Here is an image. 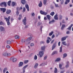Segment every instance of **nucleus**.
<instances>
[{
  "mask_svg": "<svg viewBox=\"0 0 73 73\" xmlns=\"http://www.w3.org/2000/svg\"><path fill=\"white\" fill-rule=\"evenodd\" d=\"M3 24V22L2 21H1L0 22V25H2Z\"/></svg>",
  "mask_w": 73,
  "mask_h": 73,
  "instance_id": "obj_59",
  "label": "nucleus"
},
{
  "mask_svg": "<svg viewBox=\"0 0 73 73\" xmlns=\"http://www.w3.org/2000/svg\"><path fill=\"white\" fill-rule=\"evenodd\" d=\"M48 14V12H45L44 11V13H43V15H46Z\"/></svg>",
  "mask_w": 73,
  "mask_h": 73,
  "instance_id": "obj_52",
  "label": "nucleus"
},
{
  "mask_svg": "<svg viewBox=\"0 0 73 73\" xmlns=\"http://www.w3.org/2000/svg\"><path fill=\"white\" fill-rule=\"evenodd\" d=\"M0 31L1 32H5V29L4 27L1 26L0 27Z\"/></svg>",
  "mask_w": 73,
  "mask_h": 73,
  "instance_id": "obj_5",
  "label": "nucleus"
},
{
  "mask_svg": "<svg viewBox=\"0 0 73 73\" xmlns=\"http://www.w3.org/2000/svg\"><path fill=\"white\" fill-rule=\"evenodd\" d=\"M11 42L10 40H7V43L8 44H10Z\"/></svg>",
  "mask_w": 73,
  "mask_h": 73,
  "instance_id": "obj_47",
  "label": "nucleus"
},
{
  "mask_svg": "<svg viewBox=\"0 0 73 73\" xmlns=\"http://www.w3.org/2000/svg\"><path fill=\"white\" fill-rule=\"evenodd\" d=\"M11 1H9L7 3V4L9 6L11 5Z\"/></svg>",
  "mask_w": 73,
  "mask_h": 73,
  "instance_id": "obj_35",
  "label": "nucleus"
},
{
  "mask_svg": "<svg viewBox=\"0 0 73 73\" xmlns=\"http://www.w3.org/2000/svg\"><path fill=\"white\" fill-rule=\"evenodd\" d=\"M66 34H70V31H67L66 32Z\"/></svg>",
  "mask_w": 73,
  "mask_h": 73,
  "instance_id": "obj_55",
  "label": "nucleus"
},
{
  "mask_svg": "<svg viewBox=\"0 0 73 73\" xmlns=\"http://www.w3.org/2000/svg\"><path fill=\"white\" fill-rule=\"evenodd\" d=\"M53 3H54V4L55 7H56L57 8L58 7V4L54 2H53Z\"/></svg>",
  "mask_w": 73,
  "mask_h": 73,
  "instance_id": "obj_22",
  "label": "nucleus"
},
{
  "mask_svg": "<svg viewBox=\"0 0 73 73\" xmlns=\"http://www.w3.org/2000/svg\"><path fill=\"white\" fill-rule=\"evenodd\" d=\"M66 68H68V67H69V65H68V64H67L66 66Z\"/></svg>",
  "mask_w": 73,
  "mask_h": 73,
  "instance_id": "obj_63",
  "label": "nucleus"
},
{
  "mask_svg": "<svg viewBox=\"0 0 73 73\" xmlns=\"http://www.w3.org/2000/svg\"><path fill=\"white\" fill-rule=\"evenodd\" d=\"M60 43H61V42H58V46H60Z\"/></svg>",
  "mask_w": 73,
  "mask_h": 73,
  "instance_id": "obj_60",
  "label": "nucleus"
},
{
  "mask_svg": "<svg viewBox=\"0 0 73 73\" xmlns=\"http://www.w3.org/2000/svg\"><path fill=\"white\" fill-rule=\"evenodd\" d=\"M16 5V2H12V6H15V5Z\"/></svg>",
  "mask_w": 73,
  "mask_h": 73,
  "instance_id": "obj_31",
  "label": "nucleus"
},
{
  "mask_svg": "<svg viewBox=\"0 0 73 73\" xmlns=\"http://www.w3.org/2000/svg\"><path fill=\"white\" fill-rule=\"evenodd\" d=\"M33 38V36H31L30 37H29V38H27L26 39V42L29 41H30V40H32Z\"/></svg>",
  "mask_w": 73,
  "mask_h": 73,
  "instance_id": "obj_11",
  "label": "nucleus"
},
{
  "mask_svg": "<svg viewBox=\"0 0 73 73\" xmlns=\"http://www.w3.org/2000/svg\"><path fill=\"white\" fill-rule=\"evenodd\" d=\"M61 4H63L64 3V0H60Z\"/></svg>",
  "mask_w": 73,
  "mask_h": 73,
  "instance_id": "obj_43",
  "label": "nucleus"
},
{
  "mask_svg": "<svg viewBox=\"0 0 73 73\" xmlns=\"http://www.w3.org/2000/svg\"><path fill=\"white\" fill-rule=\"evenodd\" d=\"M16 13L17 15V16H18V15H19V11H17L16 12Z\"/></svg>",
  "mask_w": 73,
  "mask_h": 73,
  "instance_id": "obj_54",
  "label": "nucleus"
},
{
  "mask_svg": "<svg viewBox=\"0 0 73 73\" xmlns=\"http://www.w3.org/2000/svg\"><path fill=\"white\" fill-rule=\"evenodd\" d=\"M40 44H44V42L43 41H42L40 42Z\"/></svg>",
  "mask_w": 73,
  "mask_h": 73,
  "instance_id": "obj_64",
  "label": "nucleus"
},
{
  "mask_svg": "<svg viewBox=\"0 0 73 73\" xmlns=\"http://www.w3.org/2000/svg\"><path fill=\"white\" fill-rule=\"evenodd\" d=\"M68 36H67L62 38L61 40V41H65V40H66V38H68Z\"/></svg>",
  "mask_w": 73,
  "mask_h": 73,
  "instance_id": "obj_8",
  "label": "nucleus"
},
{
  "mask_svg": "<svg viewBox=\"0 0 73 73\" xmlns=\"http://www.w3.org/2000/svg\"><path fill=\"white\" fill-rule=\"evenodd\" d=\"M54 20H52V21H50L49 22V24H52V23H54Z\"/></svg>",
  "mask_w": 73,
  "mask_h": 73,
  "instance_id": "obj_50",
  "label": "nucleus"
},
{
  "mask_svg": "<svg viewBox=\"0 0 73 73\" xmlns=\"http://www.w3.org/2000/svg\"><path fill=\"white\" fill-rule=\"evenodd\" d=\"M70 2V0H66L65 2V4H68V3H69Z\"/></svg>",
  "mask_w": 73,
  "mask_h": 73,
  "instance_id": "obj_23",
  "label": "nucleus"
},
{
  "mask_svg": "<svg viewBox=\"0 0 73 73\" xmlns=\"http://www.w3.org/2000/svg\"><path fill=\"white\" fill-rule=\"evenodd\" d=\"M25 12V7H23V12Z\"/></svg>",
  "mask_w": 73,
  "mask_h": 73,
  "instance_id": "obj_53",
  "label": "nucleus"
},
{
  "mask_svg": "<svg viewBox=\"0 0 73 73\" xmlns=\"http://www.w3.org/2000/svg\"><path fill=\"white\" fill-rule=\"evenodd\" d=\"M55 37L54 36V35H53L52 36V38H54V37Z\"/></svg>",
  "mask_w": 73,
  "mask_h": 73,
  "instance_id": "obj_62",
  "label": "nucleus"
},
{
  "mask_svg": "<svg viewBox=\"0 0 73 73\" xmlns=\"http://www.w3.org/2000/svg\"><path fill=\"white\" fill-rule=\"evenodd\" d=\"M25 40L24 39L21 40V42H25Z\"/></svg>",
  "mask_w": 73,
  "mask_h": 73,
  "instance_id": "obj_51",
  "label": "nucleus"
},
{
  "mask_svg": "<svg viewBox=\"0 0 73 73\" xmlns=\"http://www.w3.org/2000/svg\"><path fill=\"white\" fill-rule=\"evenodd\" d=\"M62 15H59V20H62Z\"/></svg>",
  "mask_w": 73,
  "mask_h": 73,
  "instance_id": "obj_44",
  "label": "nucleus"
},
{
  "mask_svg": "<svg viewBox=\"0 0 73 73\" xmlns=\"http://www.w3.org/2000/svg\"><path fill=\"white\" fill-rule=\"evenodd\" d=\"M60 60H61V59H60V58H57L56 60V61H60Z\"/></svg>",
  "mask_w": 73,
  "mask_h": 73,
  "instance_id": "obj_48",
  "label": "nucleus"
},
{
  "mask_svg": "<svg viewBox=\"0 0 73 73\" xmlns=\"http://www.w3.org/2000/svg\"><path fill=\"white\" fill-rule=\"evenodd\" d=\"M29 61L28 60H26L24 61V63L25 64H27L28 62Z\"/></svg>",
  "mask_w": 73,
  "mask_h": 73,
  "instance_id": "obj_40",
  "label": "nucleus"
},
{
  "mask_svg": "<svg viewBox=\"0 0 73 73\" xmlns=\"http://www.w3.org/2000/svg\"><path fill=\"white\" fill-rule=\"evenodd\" d=\"M42 5V2L40 1V3L38 4V6L39 7H41Z\"/></svg>",
  "mask_w": 73,
  "mask_h": 73,
  "instance_id": "obj_24",
  "label": "nucleus"
},
{
  "mask_svg": "<svg viewBox=\"0 0 73 73\" xmlns=\"http://www.w3.org/2000/svg\"><path fill=\"white\" fill-rule=\"evenodd\" d=\"M62 43L63 45H65V46H66V42L65 41H63L62 42Z\"/></svg>",
  "mask_w": 73,
  "mask_h": 73,
  "instance_id": "obj_30",
  "label": "nucleus"
},
{
  "mask_svg": "<svg viewBox=\"0 0 73 73\" xmlns=\"http://www.w3.org/2000/svg\"><path fill=\"white\" fill-rule=\"evenodd\" d=\"M25 7L27 9V11H29V6L28 5L26 4L25 5Z\"/></svg>",
  "mask_w": 73,
  "mask_h": 73,
  "instance_id": "obj_21",
  "label": "nucleus"
},
{
  "mask_svg": "<svg viewBox=\"0 0 73 73\" xmlns=\"http://www.w3.org/2000/svg\"><path fill=\"white\" fill-rule=\"evenodd\" d=\"M62 65L61 64H60L59 65V68H60V69H64V67L62 68Z\"/></svg>",
  "mask_w": 73,
  "mask_h": 73,
  "instance_id": "obj_15",
  "label": "nucleus"
},
{
  "mask_svg": "<svg viewBox=\"0 0 73 73\" xmlns=\"http://www.w3.org/2000/svg\"><path fill=\"white\" fill-rule=\"evenodd\" d=\"M15 39H19V36H16L15 37Z\"/></svg>",
  "mask_w": 73,
  "mask_h": 73,
  "instance_id": "obj_42",
  "label": "nucleus"
},
{
  "mask_svg": "<svg viewBox=\"0 0 73 73\" xmlns=\"http://www.w3.org/2000/svg\"><path fill=\"white\" fill-rule=\"evenodd\" d=\"M55 54H57V52L56 51H53L52 54V55H54Z\"/></svg>",
  "mask_w": 73,
  "mask_h": 73,
  "instance_id": "obj_27",
  "label": "nucleus"
},
{
  "mask_svg": "<svg viewBox=\"0 0 73 73\" xmlns=\"http://www.w3.org/2000/svg\"><path fill=\"white\" fill-rule=\"evenodd\" d=\"M30 46H34V44L33 43H32L30 44Z\"/></svg>",
  "mask_w": 73,
  "mask_h": 73,
  "instance_id": "obj_56",
  "label": "nucleus"
},
{
  "mask_svg": "<svg viewBox=\"0 0 73 73\" xmlns=\"http://www.w3.org/2000/svg\"><path fill=\"white\" fill-rule=\"evenodd\" d=\"M31 16H34L35 15V13H32L31 14Z\"/></svg>",
  "mask_w": 73,
  "mask_h": 73,
  "instance_id": "obj_45",
  "label": "nucleus"
},
{
  "mask_svg": "<svg viewBox=\"0 0 73 73\" xmlns=\"http://www.w3.org/2000/svg\"><path fill=\"white\" fill-rule=\"evenodd\" d=\"M49 40H50V41H52V39H51V38H50L49 37H48L47 38V40H46V42L47 44H48L49 43V42H50V41H49Z\"/></svg>",
  "mask_w": 73,
  "mask_h": 73,
  "instance_id": "obj_10",
  "label": "nucleus"
},
{
  "mask_svg": "<svg viewBox=\"0 0 73 73\" xmlns=\"http://www.w3.org/2000/svg\"><path fill=\"white\" fill-rule=\"evenodd\" d=\"M3 56H8V54L7 53V52H4L2 54Z\"/></svg>",
  "mask_w": 73,
  "mask_h": 73,
  "instance_id": "obj_16",
  "label": "nucleus"
},
{
  "mask_svg": "<svg viewBox=\"0 0 73 73\" xmlns=\"http://www.w3.org/2000/svg\"><path fill=\"white\" fill-rule=\"evenodd\" d=\"M37 59V55H35L34 57V59L35 60H36Z\"/></svg>",
  "mask_w": 73,
  "mask_h": 73,
  "instance_id": "obj_41",
  "label": "nucleus"
},
{
  "mask_svg": "<svg viewBox=\"0 0 73 73\" xmlns=\"http://www.w3.org/2000/svg\"><path fill=\"white\" fill-rule=\"evenodd\" d=\"M65 27H66L65 25H62L61 28V30H63V29H64V28H65Z\"/></svg>",
  "mask_w": 73,
  "mask_h": 73,
  "instance_id": "obj_28",
  "label": "nucleus"
},
{
  "mask_svg": "<svg viewBox=\"0 0 73 73\" xmlns=\"http://www.w3.org/2000/svg\"><path fill=\"white\" fill-rule=\"evenodd\" d=\"M45 65H46V62H43L40 64V66H44Z\"/></svg>",
  "mask_w": 73,
  "mask_h": 73,
  "instance_id": "obj_19",
  "label": "nucleus"
},
{
  "mask_svg": "<svg viewBox=\"0 0 73 73\" xmlns=\"http://www.w3.org/2000/svg\"><path fill=\"white\" fill-rule=\"evenodd\" d=\"M73 24H71L70 26L67 29H68V31H71V28H72V26H73Z\"/></svg>",
  "mask_w": 73,
  "mask_h": 73,
  "instance_id": "obj_14",
  "label": "nucleus"
},
{
  "mask_svg": "<svg viewBox=\"0 0 73 73\" xmlns=\"http://www.w3.org/2000/svg\"><path fill=\"white\" fill-rule=\"evenodd\" d=\"M6 47L7 48H8V49H9L11 48V47L9 46L8 45L6 46Z\"/></svg>",
  "mask_w": 73,
  "mask_h": 73,
  "instance_id": "obj_57",
  "label": "nucleus"
},
{
  "mask_svg": "<svg viewBox=\"0 0 73 73\" xmlns=\"http://www.w3.org/2000/svg\"><path fill=\"white\" fill-rule=\"evenodd\" d=\"M47 58V56H46L44 57V60H45Z\"/></svg>",
  "mask_w": 73,
  "mask_h": 73,
  "instance_id": "obj_58",
  "label": "nucleus"
},
{
  "mask_svg": "<svg viewBox=\"0 0 73 73\" xmlns=\"http://www.w3.org/2000/svg\"><path fill=\"white\" fill-rule=\"evenodd\" d=\"M21 17H22V15H19V17L18 18V20H20L21 19Z\"/></svg>",
  "mask_w": 73,
  "mask_h": 73,
  "instance_id": "obj_33",
  "label": "nucleus"
},
{
  "mask_svg": "<svg viewBox=\"0 0 73 73\" xmlns=\"http://www.w3.org/2000/svg\"><path fill=\"white\" fill-rule=\"evenodd\" d=\"M26 2L27 1L25 0H21V3L23 5H24L26 3Z\"/></svg>",
  "mask_w": 73,
  "mask_h": 73,
  "instance_id": "obj_17",
  "label": "nucleus"
},
{
  "mask_svg": "<svg viewBox=\"0 0 73 73\" xmlns=\"http://www.w3.org/2000/svg\"><path fill=\"white\" fill-rule=\"evenodd\" d=\"M46 0H43V4L44 5H46Z\"/></svg>",
  "mask_w": 73,
  "mask_h": 73,
  "instance_id": "obj_39",
  "label": "nucleus"
},
{
  "mask_svg": "<svg viewBox=\"0 0 73 73\" xmlns=\"http://www.w3.org/2000/svg\"><path fill=\"white\" fill-rule=\"evenodd\" d=\"M7 70H8V69H7V68H4L3 70V73H5V72H6V71H7Z\"/></svg>",
  "mask_w": 73,
  "mask_h": 73,
  "instance_id": "obj_25",
  "label": "nucleus"
},
{
  "mask_svg": "<svg viewBox=\"0 0 73 73\" xmlns=\"http://www.w3.org/2000/svg\"><path fill=\"white\" fill-rule=\"evenodd\" d=\"M53 31H51L50 33L49 34V36H52V35H53Z\"/></svg>",
  "mask_w": 73,
  "mask_h": 73,
  "instance_id": "obj_49",
  "label": "nucleus"
},
{
  "mask_svg": "<svg viewBox=\"0 0 73 73\" xmlns=\"http://www.w3.org/2000/svg\"><path fill=\"white\" fill-rule=\"evenodd\" d=\"M46 17L50 21V16L49 15H46Z\"/></svg>",
  "mask_w": 73,
  "mask_h": 73,
  "instance_id": "obj_32",
  "label": "nucleus"
},
{
  "mask_svg": "<svg viewBox=\"0 0 73 73\" xmlns=\"http://www.w3.org/2000/svg\"><path fill=\"white\" fill-rule=\"evenodd\" d=\"M10 18H11L10 16H9L8 18L5 17V19L6 20L7 23V25H10V22L9 20H10Z\"/></svg>",
  "mask_w": 73,
  "mask_h": 73,
  "instance_id": "obj_1",
  "label": "nucleus"
},
{
  "mask_svg": "<svg viewBox=\"0 0 73 73\" xmlns=\"http://www.w3.org/2000/svg\"><path fill=\"white\" fill-rule=\"evenodd\" d=\"M45 49V46H42L41 47V49L42 50H44Z\"/></svg>",
  "mask_w": 73,
  "mask_h": 73,
  "instance_id": "obj_18",
  "label": "nucleus"
},
{
  "mask_svg": "<svg viewBox=\"0 0 73 73\" xmlns=\"http://www.w3.org/2000/svg\"><path fill=\"white\" fill-rule=\"evenodd\" d=\"M54 73H56L57 72V68H54Z\"/></svg>",
  "mask_w": 73,
  "mask_h": 73,
  "instance_id": "obj_34",
  "label": "nucleus"
},
{
  "mask_svg": "<svg viewBox=\"0 0 73 73\" xmlns=\"http://www.w3.org/2000/svg\"><path fill=\"white\" fill-rule=\"evenodd\" d=\"M23 65V62H20L18 64V67L20 68L22 67Z\"/></svg>",
  "mask_w": 73,
  "mask_h": 73,
  "instance_id": "obj_4",
  "label": "nucleus"
},
{
  "mask_svg": "<svg viewBox=\"0 0 73 73\" xmlns=\"http://www.w3.org/2000/svg\"><path fill=\"white\" fill-rule=\"evenodd\" d=\"M11 11L10 10H8L7 11V12H6V13L7 14H9L11 13Z\"/></svg>",
  "mask_w": 73,
  "mask_h": 73,
  "instance_id": "obj_36",
  "label": "nucleus"
},
{
  "mask_svg": "<svg viewBox=\"0 0 73 73\" xmlns=\"http://www.w3.org/2000/svg\"><path fill=\"white\" fill-rule=\"evenodd\" d=\"M63 58H64L65 57H66L67 56V54L66 53H64L63 54Z\"/></svg>",
  "mask_w": 73,
  "mask_h": 73,
  "instance_id": "obj_38",
  "label": "nucleus"
},
{
  "mask_svg": "<svg viewBox=\"0 0 73 73\" xmlns=\"http://www.w3.org/2000/svg\"><path fill=\"white\" fill-rule=\"evenodd\" d=\"M44 11H42V10H41L40 11V13L42 15H43Z\"/></svg>",
  "mask_w": 73,
  "mask_h": 73,
  "instance_id": "obj_46",
  "label": "nucleus"
},
{
  "mask_svg": "<svg viewBox=\"0 0 73 73\" xmlns=\"http://www.w3.org/2000/svg\"><path fill=\"white\" fill-rule=\"evenodd\" d=\"M10 59L11 60L13 61V62H15L17 61V59L15 58L12 57Z\"/></svg>",
  "mask_w": 73,
  "mask_h": 73,
  "instance_id": "obj_3",
  "label": "nucleus"
},
{
  "mask_svg": "<svg viewBox=\"0 0 73 73\" xmlns=\"http://www.w3.org/2000/svg\"><path fill=\"white\" fill-rule=\"evenodd\" d=\"M62 46H61L60 48V50H59V52H60V53H61V52H62Z\"/></svg>",
  "mask_w": 73,
  "mask_h": 73,
  "instance_id": "obj_29",
  "label": "nucleus"
},
{
  "mask_svg": "<svg viewBox=\"0 0 73 73\" xmlns=\"http://www.w3.org/2000/svg\"><path fill=\"white\" fill-rule=\"evenodd\" d=\"M50 15L52 16H53V15H54V12H51Z\"/></svg>",
  "mask_w": 73,
  "mask_h": 73,
  "instance_id": "obj_37",
  "label": "nucleus"
},
{
  "mask_svg": "<svg viewBox=\"0 0 73 73\" xmlns=\"http://www.w3.org/2000/svg\"><path fill=\"white\" fill-rule=\"evenodd\" d=\"M3 5H4L5 7H7V2H2L0 4L1 6L2 7Z\"/></svg>",
  "mask_w": 73,
  "mask_h": 73,
  "instance_id": "obj_7",
  "label": "nucleus"
},
{
  "mask_svg": "<svg viewBox=\"0 0 73 73\" xmlns=\"http://www.w3.org/2000/svg\"><path fill=\"white\" fill-rule=\"evenodd\" d=\"M1 11L3 12V13H4L6 11V9L5 8H0Z\"/></svg>",
  "mask_w": 73,
  "mask_h": 73,
  "instance_id": "obj_12",
  "label": "nucleus"
},
{
  "mask_svg": "<svg viewBox=\"0 0 73 73\" xmlns=\"http://www.w3.org/2000/svg\"><path fill=\"white\" fill-rule=\"evenodd\" d=\"M26 20H27V17H25L24 19L23 20V23L25 25H26Z\"/></svg>",
  "mask_w": 73,
  "mask_h": 73,
  "instance_id": "obj_6",
  "label": "nucleus"
},
{
  "mask_svg": "<svg viewBox=\"0 0 73 73\" xmlns=\"http://www.w3.org/2000/svg\"><path fill=\"white\" fill-rule=\"evenodd\" d=\"M38 64L37 63H36L35 64V66H34V68L35 69L37 68V66H38Z\"/></svg>",
  "mask_w": 73,
  "mask_h": 73,
  "instance_id": "obj_26",
  "label": "nucleus"
},
{
  "mask_svg": "<svg viewBox=\"0 0 73 73\" xmlns=\"http://www.w3.org/2000/svg\"><path fill=\"white\" fill-rule=\"evenodd\" d=\"M62 23H65L64 20H62Z\"/></svg>",
  "mask_w": 73,
  "mask_h": 73,
  "instance_id": "obj_61",
  "label": "nucleus"
},
{
  "mask_svg": "<svg viewBox=\"0 0 73 73\" xmlns=\"http://www.w3.org/2000/svg\"><path fill=\"white\" fill-rule=\"evenodd\" d=\"M56 42H55L53 44V45L52 46V48L51 49V50H53V49H54V48H56Z\"/></svg>",
  "mask_w": 73,
  "mask_h": 73,
  "instance_id": "obj_9",
  "label": "nucleus"
},
{
  "mask_svg": "<svg viewBox=\"0 0 73 73\" xmlns=\"http://www.w3.org/2000/svg\"><path fill=\"white\" fill-rule=\"evenodd\" d=\"M57 16H58V15H57V14H56L54 16V19H55V20H58V17H57Z\"/></svg>",
  "mask_w": 73,
  "mask_h": 73,
  "instance_id": "obj_20",
  "label": "nucleus"
},
{
  "mask_svg": "<svg viewBox=\"0 0 73 73\" xmlns=\"http://www.w3.org/2000/svg\"><path fill=\"white\" fill-rule=\"evenodd\" d=\"M28 65H27L23 67V69L24 73L25 72V69H26V68L28 67Z\"/></svg>",
  "mask_w": 73,
  "mask_h": 73,
  "instance_id": "obj_13",
  "label": "nucleus"
},
{
  "mask_svg": "<svg viewBox=\"0 0 73 73\" xmlns=\"http://www.w3.org/2000/svg\"><path fill=\"white\" fill-rule=\"evenodd\" d=\"M39 54L40 56V58L42 57L43 56V55H44V52L42 51H40L39 52Z\"/></svg>",
  "mask_w": 73,
  "mask_h": 73,
  "instance_id": "obj_2",
  "label": "nucleus"
}]
</instances>
